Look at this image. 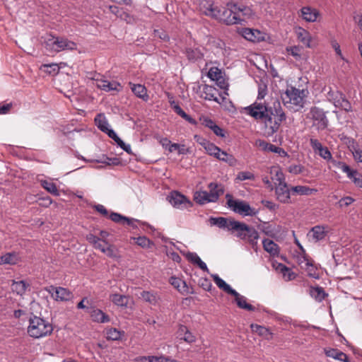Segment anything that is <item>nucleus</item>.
<instances>
[{
	"label": "nucleus",
	"mask_w": 362,
	"mask_h": 362,
	"mask_svg": "<svg viewBox=\"0 0 362 362\" xmlns=\"http://www.w3.org/2000/svg\"><path fill=\"white\" fill-rule=\"evenodd\" d=\"M267 94V86H259L257 100L245 110L247 115L261 121L264 125L266 134L272 136L279 131L281 122L286 119V116L279 101L276 100L272 104L258 101L262 100Z\"/></svg>",
	"instance_id": "obj_1"
},
{
	"label": "nucleus",
	"mask_w": 362,
	"mask_h": 362,
	"mask_svg": "<svg viewBox=\"0 0 362 362\" xmlns=\"http://www.w3.org/2000/svg\"><path fill=\"white\" fill-rule=\"evenodd\" d=\"M209 222L211 226L226 229L232 233L236 232L238 238L247 240L252 247L257 244V240L259 239L257 230L254 227L249 226L243 222L225 217H211Z\"/></svg>",
	"instance_id": "obj_2"
},
{
	"label": "nucleus",
	"mask_w": 362,
	"mask_h": 362,
	"mask_svg": "<svg viewBox=\"0 0 362 362\" xmlns=\"http://www.w3.org/2000/svg\"><path fill=\"white\" fill-rule=\"evenodd\" d=\"M225 4L226 8H224L223 22L226 25H242L246 18H249L252 15V11L248 6H239L230 1H228Z\"/></svg>",
	"instance_id": "obj_3"
},
{
	"label": "nucleus",
	"mask_w": 362,
	"mask_h": 362,
	"mask_svg": "<svg viewBox=\"0 0 362 362\" xmlns=\"http://www.w3.org/2000/svg\"><path fill=\"white\" fill-rule=\"evenodd\" d=\"M305 90H300L295 87H288L285 93L281 95L284 105L288 109L298 111L303 107V98Z\"/></svg>",
	"instance_id": "obj_4"
},
{
	"label": "nucleus",
	"mask_w": 362,
	"mask_h": 362,
	"mask_svg": "<svg viewBox=\"0 0 362 362\" xmlns=\"http://www.w3.org/2000/svg\"><path fill=\"white\" fill-rule=\"evenodd\" d=\"M45 47L47 50L59 52L64 50H75L77 48L76 42L64 37H57L48 34L44 37Z\"/></svg>",
	"instance_id": "obj_5"
},
{
	"label": "nucleus",
	"mask_w": 362,
	"mask_h": 362,
	"mask_svg": "<svg viewBox=\"0 0 362 362\" xmlns=\"http://www.w3.org/2000/svg\"><path fill=\"white\" fill-rule=\"evenodd\" d=\"M53 331L52 324L40 317L33 316L29 320L28 334L35 339L49 335Z\"/></svg>",
	"instance_id": "obj_6"
},
{
	"label": "nucleus",
	"mask_w": 362,
	"mask_h": 362,
	"mask_svg": "<svg viewBox=\"0 0 362 362\" xmlns=\"http://www.w3.org/2000/svg\"><path fill=\"white\" fill-rule=\"evenodd\" d=\"M276 188L275 193L277 199L283 204H289L291 201V187L288 188V184L285 181L284 173L281 170L276 173Z\"/></svg>",
	"instance_id": "obj_7"
},
{
	"label": "nucleus",
	"mask_w": 362,
	"mask_h": 362,
	"mask_svg": "<svg viewBox=\"0 0 362 362\" xmlns=\"http://www.w3.org/2000/svg\"><path fill=\"white\" fill-rule=\"evenodd\" d=\"M227 199V205L235 213L239 214L243 216H255L257 211L250 207V204L240 199H233V197L230 194L226 195Z\"/></svg>",
	"instance_id": "obj_8"
},
{
	"label": "nucleus",
	"mask_w": 362,
	"mask_h": 362,
	"mask_svg": "<svg viewBox=\"0 0 362 362\" xmlns=\"http://www.w3.org/2000/svg\"><path fill=\"white\" fill-rule=\"evenodd\" d=\"M200 10L205 16L223 22L225 17L224 8L221 9L215 6L213 0L203 1L200 4Z\"/></svg>",
	"instance_id": "obj_9"
},
{
	"label": "nucleus",
	"mask_w": 362,
	"mask_h": 362,
	"mask_svg": "<svg viewBox=\"0 0 362 362\" xmlns=\"http://www.w3.org/2000/svg\"><path fill=\"white\" fill-rule=\"evenodd\" d=\"M310 114L313 126L315 127L317 131H322L327 128L329 120L326 116V112L318 107H313L310 109Z\"/></svg>",
	"instance_id": "obj_10"
},
{
	"label": "nucleus",
	"mask_w": 362,
	"mask_h": 362,
	"mask_svg": "<svg viewBox=\"0 0 362 362\" xmlns=\"http://www.w3.org/2000/svg\"><path fill=\"white\" fill-rule=\"evenodd\" d=\"M168 199L171 205L177 209H188L192 206V202L177 191L172 192Z\"/></svg>",
	"instance_id": "obj_11"
},
{
	"label": "nucleus",
	"mask_w": 362,
	"mask_h": 362,
	"mask_svg": "<svg viewBox=\"0 0 362 362\" xmlns=\"http://www.w3.org/2000/svg\"><path fill=\"white\" fill-rule=\"evenodd\" d=\"M45 290L57 301H69L74 297L73 293L66 288L51 286L49 288H46Z\"/></svg>",
	"instance_id": "obj_12"
},
{
	"label": "nucleus",
	"mask_w": 362,
	"mask_h": 362,
	"mask_svg": "<svg viewBox=\"0 0 362 362\" xmlns=\"http://www.w3.org/2000/svg\"><path fill=\"white\" fill-rule=\"evenodd\" d=\"M310 144L315 153H317L323 159L329 161L332 160V156L327 147L323 146L322 144L316 139L311 138Z\"/></svg>",
	"instance_id": "obj_13"
},
{
	"label": "nucleus",
	"mask_w": 362,
	"mask_h": 362,
	"mask_svg": "<svg viewBox=\"0 0 362 362\" xmlns=\"http://www.w3.org/2000/svg\"><path fill=\"white\" fill-rule=\"evenodd\" d=\"M241 34L245 39L253 42L264 40V33L256 29L245 28L242 29Z\"/></svg>",
	"instance_id": "obj_14"
},
{
	"label": "nucleus",
	"mask_w": 362,
	"mask_h": 362,
	"mask_svg": "<svg viewBox=\"0 0 362 362\" xmlns=\"http://www.w3.org/2000/svg\"><path fill=\"white\" fill-rule=\"evenodd\" d=\"M95 85L97 88L106 92L112 90L119 92L122 89L121 84L116 81H110L105 79H96Z\"/></svg>",
	"instance_id": "obj_15"
},
{
	"label": "nucleus",
	"mask_w": 362,
	"mask_h": 362,
	"mask_svg": "<svg viewBox=\"0 0 362 362\" xmlns=\"http://www.w3.org/2000/svg\"><path fill=\"white\" fill-rule=\"evenodd\" d=\"M194 199L197 204L201 205L211 202L214 203L217 202V194L207 191H198L194 193Z\"/></svg>",
	"instance_id": "obj_16"
},
{
	"label": "nucleus",
	"mask_w": 362,
	"mask_h": 362,
	"mask_svg": "<svg viewBox=\"0 0 362 362\" xmlns=\"http://www.w3.org/2000/svg\"><path fill=\"white\" fill-rule=\"evenodd\" d=\"M327 232L325 230V227L318 225L311 228L308 233V236L311 238L313 242L317 243L325 239L327 236Z\"/></svg>",
	"instance_id": "obj_17"
},
{
	"label": "nucleus",
	"mask_w": 362,
	"mask_h": 362,
	"mask_svg": "<svg viewBox=\"0 0 362 362\" xmlns=\"http://www.w3.org/2000/svg\"><path fill=\"white\" fill-rule=\"evenodd\" d=\"M217 95H220L218 89L215 87L205 84L202 90V97L207 100H212L221 103Z\"/></svg>",
	"instance_id": "obj_18"
},
{
	"label": "nucleus",
	"mask_w": 362,
	"mask_h": 362,
	"mask_svg": "<svg viewBox=\"0 0 362 362\" xmlns=\"http://www.w3.org/2000/svg\"><path fill=\"white\" fill-rule=\"evenodd\" d=\"M177 334L180 340L184 341L188 344H192L196 341V337L185 325H180Z\"/></svg>",
	"instance_id": "obj_19"
},
{
	"label": "nucleus",
	"mask_w": 362,
	"mask_h": 362,
	"mask_svg": "<svg viewBox=\"0 0 362 362\" xmlns=\"http://www.w3.org/2000/svg\"><path fill=\"white\" fill-rule=\"evenodd\" d=\"M88 313L93 322L98 323H106L110 321L109 315L105 313L103 310L94 307L91 308Z\"/></svg>",
	"instance_id": "obj_20"
},
{
	"label": "nucleus",
	"mask_w": 362,
	"mask_h": 362,
	"mask_svg": "<svg viewBox=\"0 0 362 362\" xmlns=\"http://www.w3.org/2000/svg\"><path fill=\"white\" fill-rule=\"evenodd\" d=\"M185 257L189 262L197 265L203 272H206L207 273L209 272L206 263L201 259V258L196 252H188L185 254Z\"/></svg>",
	"instance_id": "obj_21"
},
{
	"label": "nucleus",
	"mask_w": 362,
	"mask_h": 362,
	"mask_svg": "<svg viewBox=\"0 0 362 362\" xmlns=\"http://www.w3.org/2000/svg\"><path fill=\"white\" fill-rule=\"evenodd\" d=\"M324 351L327 357H330L342 362H350L348 356L337 349H325Z\"/></svg>",
	"instance_id": "obj_22"
},
{
	"label": "nucleus",
	"mask_w": 362,
	"mask_h": 362,
	"mask_svg": "<svg viewBox=\"0 0 362 362\" xmlns=\"http://www.w3.org/2000/svg\"><path fill=\"white\" fill-rule=\"evenodd\" d=\"M301 17L307 22L316 21L319 12L310 6H304L300 9Z\"/></svg>",
	"instance_id": "obj_23"
},
{
	"label": "nucleus",
	"mask_w": 362,
	"mask_h": 362,
	"mask_svg": "<svg viewBox=\"0 0 362 362\" xmlns=\"http://www.w3.org/2000/svg\"><path fill=\"white\" fill-rule=\"evenodd\" d=\"M202 124L210 129L217 136L225 137V131L209 117L203 119Z\"/></svg>",
	"instance_id": "obj_24"
},
{
	"label": "nucleus",
	"mask_w": 362,
	"mask_h": 362,
	"mask_svg": "<svg viewBox=\"0 0 362 362\" xmlns=\"http://www.w3.org/2000/svg\"><path fill=\"white\" fill-rule=\"evenodd\" d=\"M187 59L192 62H196L203 59L204 53L198 47H188L185 49Z\"/></svg>",
	"instance_id": "obj_25"
},
{
	"label": "nucleus",
	"mask_w": 362,
	"mask_h": 362,
	"mask_svg": "<svg viewBox=\"0 0 362 362\" xmlns=\"http://www.w3.org/2000/svg\"><path fill=\"white\" fill-rule=\"evenodd\" d=\"M259 146H261L263 150L266 151L278 153L281 157H286L288 155L287 152L284 148L267 143L264 141H259Z\"/></svg>",
	"instance_id": "obj_26"
},
{
	"label": "nucleus",
	"mask_w": 362,
	"mask_h": 362,
	"mask_svg": "<svg viewBox=\"0 0 362 362\" xmlns=\"http://www.w3.org/2000/svg\"><path fill=\"white\" fill-rule=\"evenodd\" d=\"M132 91L134 93V94L142 99L144 101H147L148 100V95L147 94V90L146 88L141 84H134L132 83H129Z\"/></svg>",
	"instance_id": "obj_27"
},
{
	"label": "nucleus",
	"mask_w": 362,
	"mask_h": 362,
	"mask_svg": "<svg viewBox=\"0 0 362 362\" xmlns=\"http://www.w3.org/2000/svg\"><path fill=\"white\" fill-rule=\"evenodd\" d=\"M211 277L213 278L217 286L219 288L223 290L228 294L235 295V293H236V291L231 288V286L228 284L223 279L220 278L218 274H212Z\"/></svg>",
	"instance_id": "obj_28"
},
{
	"label": "nucleus",
	"mask_w": 362,
	"mask_h": 362,
	"mask_svg": "<svg viewBox=\"0 0 362 362\" xmlns=\"http://www.w3.org/2000/svg\"><path fill=\"white\" fill-rule=\"evenodd\" d=\"M20 260L18 253L15 252H7L0 257V264L15 265Z\"/></svg>",
	"instance_id": "obj_29"
},
{
	"label": "nucleus",
	"mask_w": 362,
	"mask_h": 362,
	"mask_svg": "<svg viewBox=\"0 0 362 362\" xmlns=\"http://www.w3.org/2000/svg\"><path fill=\"white\" fill-rule=\"evenodd\" d=\"M317 192V189L310 188L305 185H297L291 187V193L293 195L298 194L309 196L315 194Z\"/></svg>",
	"instance_id": "obj_30"
},
{
	"label": "nucleus",
	"mask_w": 362,
	"mask_h": 362,
	"mask_svg": "<svg viewBox=\"0 0 362 362\" xmlns=\"http://www.w3.org/2000/svg\"><path fill=\"white\" fill-rule=\"evenodd\" d=\"M232 296L235 297V300L238 308L248 311H255L256 310L255 306L246 302V298L245 296L240 295L237 291L235 295Z\"/></svg>",
	"instance_id": "obj_31"
},
{
	"label": "nucleus",
	"mask_w": 362,
	"mask_h": 362,
	"mask_svg": "<svg viewBox=\"0 0 362 362\" xmlns=\"http://www.w3.org/2000/svg\"><path fill=\"white\" fill-rule=\"evenodd\" d=\"M263 248L272 256H277L279 252V247L276 243L269 239H264L262 241Z\"/></svg>",
	"instance_id": "obj_32"
},
{
	"label": "nucleus",
	"mask_w": 362,
	"mask_h": 362,
	"mask_svg": "<svg viewBox=\"0 0 362 362\" xmlns=\"http://www.w3.org/2000/svg\"><path fill=\"white\" fill-rule=\"evenodd\" d=\"M140 297L146 302L151 305H156L160 299L157 293L148 291H143L141 293Z\"/></svg>",
	"instance_id": "obj_33"
},
{
	"label": "nucleus",
	"mask_w": 362,
	"mask_h": 362,
	"mask_svg": "<svg viewBox=\"0 0 362 362\" xmlns=\"http://www.w3.org/2000/svg\"><path fill=\"white\" fill-rule=\"evenodd\" d=\"M334 106L336 107L341 108L346 112H350L352 110L350 102L346 98L344 93H341L340 96L334 102Z\"/></svg>",
	"instance_id": "obj_34"
},
{
	"label": "nucleus",
	"mask_w": 362,
	"mask_h": 362,
	"mask_svg": "<svg viewBox=\"0 0 362 362\" xmlns=\"http://www.w3.org/2000/svg\"><path fill=\"white\" fill-rule=\"evenodd\" d=\"M109 10L117 18H119L120 19L127 22H129L131 16L128 13L124 11L123 8H119L117 6L112 5L109 6Z\"/></svg>",
	"instance_id": "obj_35"
},
{
	"label": "nucleus",
	"mask_w": 362,
	"mask_h": 362,
	"mask_svg": "<svg viewBox=\"0 0 362 362\" xmlns=\"http://www.w3.org/2000/svg\"><path fill=\"white\" fill-rule=\"evenodd\" d=\"M110 138H111L112 140H114L116 144L122 148L123 149L124 151H126L127 153H129L132 151L131 149V146L129 144H126L122 139H121L118 135L117 134V133L112 130V131H109L108 132V135H107Z\"/></svg>",
	"instance_id": "obj_36"
},
{
	"label": "nucleus",
	"mask_w": 362,
	"mask_h": 362,
	"mask_svg": "<svg viewBox=\"0 0 362 362\" xmlns=\"http://www.w3.org/2000/svg\"><path fill=\"white\" fill-rule=\"evenodd\" d=\"M216 159L228 163L230 166H235L237 163V160L232 154H229L221 149L216 156Z\"/></svg>",
	"instance_id": "obj_37"
},
{
	"label": "nucleus",
	"mask_w": 362,
	"mask_h": 362,
	"mask_svg": "<svg viewBox=\"0 0 362 362\" xmlns=\"http://www.w3.org/2000/svg\"><path fill=\"white\" fill-rule=\"evenodd\" d=\"M251 328L254 332L257 333L261 337H264L267 340H269L272 338V333L268 328L264 326L252 325Z\"/></svg>",
	"instance_id": "obj_38"
},
{
	"label": "nucleus",
	"mask_w": 362,
	"mask_h": 362,
	"mask_svg": "<svg viewBox=\"0 0 362 362\" xmlns=\"http://www.w3.org/2000/svg\"><path fill=\"white\" fill-rule=\"evenodd\" d=\"M310 294L315 300L318 302L322 301L327 294L325 292L323 288L317 286V287H311L310 289Z\"/></svg>",
	"instance_id": "obj_39"
},
{
	"label": "nucleus",
	"mask_w": 362,
	"mask_h": 362,
	"mask_svg": "<svg viewBox=\"0 0 362 362\" xmlns=\"http://www.w3.org/2000/svg\"><path fill=\"white\" fill-rule=\"evenodd\" d=\"M208 188L209 189L210 193L216 194H217V201L219 197L223 194L225 192V187L223 184L218 183L216 182H211L208 185Z\"/></svg>",
	"instance_id": "obj_40"
},
{
	"label": "nucleus",
	"mask_w": 362,
	"mask_h": 362,
	"mask_svg": "<svg viewBox=\"0 0 362 362\" xmlns=\"http://www.w3.org/2000/svg\"><path fill=\"white\" fill-rule=\"evenodd\" d=\"M124 335V332L119 331L116 328L111 327L106 330V339L108 341H117Z\"/></svg>",
	"instance_id": "obj_41"
},
{
	"label": "nucleus",
	"mask_w": 362,
	"mask_h": 362,
	"mask_svg": "<svg viewBox=\"0 0 362 362\" xmlns=\"http://www.w3.org/2000/svg\"><path fill=\"white\" fill-rule=\"evenodd\" d=\"M95 122L97 124L98 128L103 132L108 135L109 131L113 129L109 128V124L105 117H102L101 115H98L95 118Z\"/></svg>",
	"instance_id": "obj_42"
},
{
	"label": "nucleus",
	"mask_w": 362,
	"mask_h": 362,
	"mask_svg": "<svg viewBox=\"0 0 362 362\" xmlns=\"http://www.w3.org/2000/svg\"><path fill=\"white\" fill-rule=\"evenodd\" d=\"M111 301L117 306L127 307L128 303L127 297L124 295L114 293L110 296Z\"/></svg>",
	"instance_id": "obj_43"
},
{
	"label": "nucleus",
	"mask_w": 362,
	"mask_h": 362,
	"mask_svg": "<svg viewBox=\"0 0 362 362\" xmlns=\"http://www.w3.org/2000/svg\"><path fill=\"white\" fill-rule=\"evenodd\" d=\"M305 265L302 267L307 272L308 275L310 277L314 279H319V274L317 272V267L313 265L312 262H310L308 259H305Z\"/></svg>",
	"instance_id": "obj_44"
},
{
	"label": "nucleus",
	"mask_w": 362,
	"mask_h": 362,
	"mask_svg": "<svg viewBox=\"0 0 362 362\" xmlns=\"http://www.w3.org/2000/svg\"><path fill=\"white\" fill-rule=\"evenodd\" d=\"M28 286L29 284L25 281H14L12 284V290L16 292L17 294L22 296L25 293Z\"/></svg>",
	"instance_id": "obj_45"
},
{
	"label": "nucleus",
	"mask_w": 362,
	"mask_h": 362,
	"mask_svg": "<svg viewBox=\"0 0 362 362\" xmlns=\"http://www.w3.org/2000/svg\"><path fill=\"white\" fill-rule=\"evenodd\" d=\"M208 77L212 81H216L224 76V72L216 66L211 67L207 74Z\"/></svg>",
	"instance_id": "obj_46"
},
{
	"label": "nucleus",
	"mask_w": 362,
	"mask_h": 362,
	"mask_svg": "<svg viewBox=\"0 0 362 362\" xmlns=\"http://www.w3.org/2000/svg\"><path fill=\"white\" fill-rule=\"evenodd\" d=\"M134 240L135 243L142 248H150L153 245V242L146 236L134 238Z\"/></svg>",
	"instance_id": "obj_47"
},
{
	"label": "nucleus",
	"mask_w": 362,
	"mask_h": 362,
	"mask_svg": "<svg viewBox=\"0 0 362 362\" xmlns=\"http://www.w3.org/2000/svg\"><path fill=\"white\" fill-rule=\"evenodd\" d=\"M42 186L47 192L55 196H58L59 194L56 185L52 182L44 180L42 182Z\"/></svg>",
	"instance_id": "obj_48"
},
{
	"label": "nucleus",
	"mask_w": 362,
	"mask_h": 362,
	"mask_svg": "<svg viewBox=\"0 0 362 362\" xmlns=\"http://www.w3.org/2000/svg\"><path fill=\"white\" fill-rule=\"evenodd\" d=\"M204 149L209 155L216 158L221 151V148L211 142H209L206 146H204Z\"/></svg>",
	"instance_id": "obj_49"
},
{
	"label": "nucleus",
	"mask_w": 362,
	"mask_h": 362,
	"mask_svg": "<svg viewBox=\"0 0 362 362\" xmlns=\"http://www.w3.org/2000/svg\"><path fill=\"white\" fill-rule=\"evenodd\" d=\"M298 39L307 47H310V36L305 30H300V31L298 33Z\"/></svg>",
	"instance_id": "obj_50"
},
{
	"label": "nucleus",
	"mask_w": 362,
	"mask_h": 362,
	"mask_svg": "<svg viewBox=\"0 0 362 362\" xmlns=\"http://www.w3.org/2000/svg\"><path fill=\"white\" fill-rule=\"evenodd\" d=\"M353 156L357 162L362 163V150L360 149L358 144H353L351 148Z\"/></svg>",
	"instance_id": "obj_51"
},
{
	"label": "nucleus",
	"mask_w": 362,
	"mask_h": 362,
	"mask_svg": "<svg viewBox=\"0 0 362 362\" xmlns=\"http://www.w3.org/2000/svg\"><path fill=\"white\" fill-rule=\"evenodd\" d=\"M42 67L44 69V71L49 74L55 75L58 74L59 71V67L57 64H43Z\"/></svg>",
	"instance_id": "obj_52"
},
{
	"label": "nucleus",
	"mask_w": 362,
	"mask_h": 362,
	"mask_svg": "<svg viewBox=\"0 0 362 362\" xmlns=\"http://www.w3.org/2000/svg\"><path fill=\"white\" fill-rule=\"evenodd\" d=\"M235 180L238 181H244L246 180H254L255 175L249 171H241L238 173Z\"/></svg>",
	"instance_id": "obj_53"
},
{
	"label": "nucleus",
	"mask_w": 362,
	"mask_h": 362,
	"mask_svg": "<svg viewBox=\"0 0 362 362\" xmlns=\"http://www.w3.org/2000/svg\"><path fill=\"white\" fill-rule=\"evenodd\" d=\"M286 52L292 55L293 57H295L296 59H299L300 58V49L298 46H291V47H287L286 48Z\"/></svg>",
	"instance_id": "obj_54"
},
{
	"label": "nucleus",
	"mask_w": 362,
	"mask_h": 362,
	"mask_svg": "<svg viewBox=\"0 0 362 362\" xmlns=\"http://www.w3.org/2000/svg\"><path fill=\"white\" fill-rule=\"evenodd\" d=\"M304 169V166L301 165L293 164L288 167V171L293 175L301 174L303 172Z\"/></svg>",
	"instance_id": "obj_55"
},
{
	"label": "nucleus",
	"mask_w": 362,
	"mask_h": 362,
	"mask_svg": "<svg viewBox=\"0 0 362 362\" xmlns=\"http://www.w3.org/2000/svg\"><path fill=\"white\" fill-rule=\"evenodd\" d=\"M109 217L112 221L117 223H122L123 221L124 222V220H128V217L116 212H111Z\"/></svg>",
	"instance_id": "obj_56"
},
{
	"label": "nucleus",
	"mask_w": 362,
	"mask_h": 362,
	"mask_svg": "<svg viewBox=\"0 0 362 362\" xmlns=\"http://www.w3.org/2000/svg\"><path fill=\"white\" fill-rule=\"evenodd\" d=\"M329 161L331 162L332 164L334 167L341 170L342 172L344 170H348V165H346L345 163H344L342 161L336 160L333 159L332 158V160H329Z\"/></svg>",
	"instance_id": "obj_57"
},
{
	"label": "nucleus",
	"mask_w": 362,
	"mask_h": 362,
	"mask_svg": "<svg viewBox=\"0 0 362 362\" xmlns=\"http://www.w3.org/2000/svg\"><path fill=\"white\" fill-rule=\"evenodd\" d=\"M170 106L179 116L182 117V116L185 114V112L180 107V106L177 104L174 100L170 101Z\"/></svg>",
	"instance_id": "obj_58"
},
{
	"label": "nucleus",
	"mask_w": 362,
	"mask_h": 362,
	"mask_svg": "<svg viewBox=\"0 0 362 362\" xmlns=\"http://www.w3.org/2000/svg\"><path fill=\"white\" fill-rule=\"evenodd\" d=\"M107 244H108L107 242H106L99 238L98 241H96V243L93 245V247L95 249L99 250L103 252L104 251L105 248L106 247V246L107 245Z\"/></svg>",
	"instance_id": "obj_59"
},
{
	"label": "nucleus",
	"mask_w": 362,
	"mask_h": 362,
	"mask_svg": "<svg viewBox=\"0 0 362 362\" xmlns=\"http://www.w3.org/2000/svg\"><path fill=\"white\" fill-rule=\"evenodd\" d=\"M215 81L216 82L217 86L220 88L226 90V91L228 90L229 85H228V82L226 81L224 76Z\"/></svg>",
	"instance_id": "obj_60"
},
{
	"label": "nucleus",
	"mask_w": 362,
	"mask_h": 362,
	"mask_svg": "<svg viewBox=\"0 0 362 362\" xmlns=\"http://www.w3.org/2000/svg\"><path fill=\"white\" fill-rule=\"evenodd\" d=\"M341 92L340 91H333L329 90L327 93V98L329 101L332 102V103L334 105V102L337 100V99L340 96V94Z\"/></svg>",
	"instance_id": "obj_61"
},
{
	"label": "nucleus",
	"mask_w": 362,
	"mask_h": 362,
	"mask_svg": "<svg viewBox=\"0 0 362 362\" xmlns=\"http://www.w3.org/2000/svg\"><path fill=\"white\" fill-rule=\"evenodd\" d=\"M354 199L351 197H345L341 198L339 202V206L341 207L348 206L354 202Z\"/></svg>",
	"instance_id": "obj_62"
},
{
	"label": "nucleus",
	"mask_w": 362,
	"mask_h": 362,
	"mask_svg": "<svg viewBox=\"0 0 362 362\" xmlns=\"http://www.w3.org/2000/svg\"><path fill=\"white\" fill-rule=\"evenodd\" d=\"M343 173H346L347 177L350 180H351L353 182L354 180V177H356V176L359 173L356 170L351 169L349 165H348V170H344Z\"/></svg>",
	"instance_id": "obj_63"
},
{
	"label": "nucleus",
	"mask_w": 362,
	"mask_h": 362,
	"mask_svg": "<svg viewBox=\"0 0 362 362\" xmlns=\"http://www.w3.org/2000/svg\"><path fill=\"white\" fill-rule=\"evenodd\" d=\"M169 357L151 356L149 362H167Z\"/></svg>",
	"instance_id": "obj_64"
}]
</instances>
